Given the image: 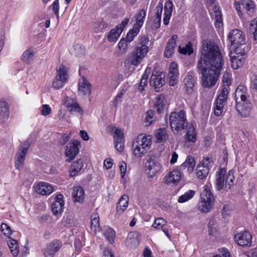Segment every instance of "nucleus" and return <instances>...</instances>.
I'll return each instance as SVG.
<instances>
[{"instance_id":"f257e3e1","label":"nucleus","mask_w":257,"mask_h":257,"mask_svg":"<svg viewBox=\"0 0 257 257\" xmlns=\"http://www.w3.org/2000/svg\"><path fill=\"white\" fill-rule=\"evenodd\" d=\"M224 60L218 45L211 40L202 42L197 68L202 74V85L211 87L215 85L223 67Z\"/></svg>"},{"instance_id":"f03ea898","label":"nucleus","mask_w":257,"mask_h":257,"mask_svg":"<svg viewBox=\"0 0 257 257\" xmlns=\"http://www.w3.org/2000/svg\"><path fill=\"white\" fill-rule=\"evenodd\" d=\"M140 43L125 60L130 64L138 66L149 52V38L148 35L140 36Z\"/></svg>"},{"instance_id":"7ed1b4c3","label":"nucleus","mask_w":257,"mask_h":257,"mask_svg":"<svg viewBox=\"0 0 257 257\" xmlns=\"http://www.w3.org/2000/svg\"><path fill=\"white\" fill-rule=\"evenodd\" d=\"M152 140L150 136L144 134L139 135L133 141V149L134 155L141 158L150 149Z\"/></svg>"},{"instance_id":"20e7f679","label":"nucleus","mask_w":257,"mask_h":257,"mask_svg":"<svg viewBox=\"0 0 257 257\" xmlns=\"http://www.w3.org/2000/svg\"><path fill=\"white\" fill-rule=\"evenodd\" d=\"M234 177L232 171L226 174L225 169L221 168L216 173L215 186L216 190L220 191L224 188L226 191L230 190L234 185Z\"/></svg>"},{"instance_id":"39448f33","label":"nucleus","mask_w":257,"mask_h":257,"mask_svg":"<svg viewBox=\"0 0 257 257\" xmlns=\"http://www.w3.org/2000/svg\"><path fill=\"white\" fill-rule=\"evenodd\" d=\"M214 200L209 187L205 185L200 194V200L197 205L198 210L202 213L210 211L214 205Z\"/></svg>"},{"instance_id":"423d86ee","label":"nucleus","mask_w":257,"mask_h":257,"mask_svg":"<svg viewBox=\"0 0 257 257\" xmlns=\"http://www.w3.org/2000/svg\"><path fill=\"white\" fill-rule=\"evenodd\" d=\"M169 119L172 131H176L177 133L188 126L186 112L184 110H181L178 112H172Z\"/></svg>"},{"instance_id":"0eeeda50","label":"nucleus","mask_w":257,"mask_h":257,"mask_svg":"<svg viewBox=\"0 0 257 257\" xmlns=\"http://www.w3.org/2000/svg\"><path fill=\"white\" fill-rule=\"evenodd\" d=\"M145 168L149 177L153 178L161 170V166L157 156L152 152H149L146 158Z\"/></svg>"},{"instance_id":"6e6552de","label":"nucleus","mask_w":257,"mask_h":257,"mask_svg":"<svg viewBox=\"0 0 257 257\" xmlns=\"http://www.w3.org/2000/svg\"><path fill=\"white\" fill-rule=\"evenodd\" d=\"M228 40L231 43V48L234 50V48L239 47L240 48H244L245 44V37L243 32L238 29L231 30L227 36Z\"/></svg>"},{"instance_id":"1a4fd4ad","label":"nucleus","mask_w":257,"mask_h":257,"mask_svg":"<svg viewBox=\"0 0 257 257\" xmlns=\"http://www.w3.org/2000/svg\"><path fill=\"white\" fill-rule=\"evenodd\" d=\"M29 147L30 143L27 141H24L19 146L18 152L15 157V165L17 169H22Z\"/></svg>"},{"instance_id":"9d476101","label":"nucleus","mask_w":257,"mask_h":257,"mask_svg":"<svg viewBox=\"0 0 257 257\" xmlns=\"http://www.w3.org/2000/svg\"><path fill=\"white\" fill-rule=\"evenodd\" d=\"M213 163V161L211 157H206L204 158L197 166L196 169L197 177L199 179H203L206 177Z\"/></svg>"},{"instance_id":"9b49d317","label":"nucleus","mask_w":257,"mask_h":257,"mask_svg":"<svg viewBox=\"0 0 257 257\" xmlns=\"http://www.w3.org/2000/svg\"><path fill=\"white\" fill-rule=\"evenodd\" d=\"M245 53L244 48H240L239 47L234 48L233 52L230 51L229 56L231 66L233 69H237L243 65L244 61L243 55Z\"/></svg>"},{"instance_id":"f8f14e48","label":"nucleus","mask_w":257,"mask_h":257,"mask_svg":"<svg viewBox=\"0 0 257 257\" xmlns=\"http://www.w3.org/2000/svg\"><path fill=\"white\" fill-rule=\"evenodd\" d=\"M67 79V72L63 64H61L58 70L57 75L53 82V86L56 89L62 88Z\"/></svg>"},{"instance_id":"ddd939ff","label":"nucleus","mask_w":257,"mask_h":257,"mask_svg":"<svg viewBox=\"0 0 257 257\" xmlns=\"http://www.w3.org/2000/svg\"><path fill=\"white\" fill-rule=\"evenodd\" d=\"M80 142L77 140L71 142L67 146H66L65 154L67 157L66 161L70 162L74 159L79 152V146Z\"/></svg>"},{"instance_id":"4468645a","label":"nucleus","mask_w":257,"mask_h":257,"mask_svg":"<svg viewBox=\"0 0 257 257\" xmlns=\"http://www.w3.org/2000/svg\"><path fill=\"white\" fill-rule=\"evenodd\" d=\"M165 75L160 71H153L150 78V85L154 87L156 91L165 84Z\"/></svg>"},{"instance_id":"2eb2a0df","label":"nucleus","mask_w":257,"mask_h":257,"mask_svg":"<svg viewBox=\"0 0 257 257\" xmlns=\"http://www.w3.org/2000/svg\"><path fill=\"white\" fill-rule=\"evenodd\" d=\"M234 239L239 246H248L251 245L252 236L248 231H244L235 234Z\"/></svg>"},{"instance_id":"dca6fc26","label":"nucleus","mask_w":257,"mask_h":257,"mask_svg":"<svg viewBox=\"0 0 257 257\" xmlns=\"http://www.w3.org/2000/svg\"><path fill=\"white\" fill-rule=\"evenodd\" d=\"M236 108L238 112L243 117H246L251 114L252 104L250 100H247L236 104Z\"/></svg>"},{"instance_id":"f3484780","label":"nucleus","mask_w":257,"mask_h":257,"mask_svg":"<svg viewBox=\"0 0 257 257\" xmlns=\"http://www.w3.org/2000/svg\"><path fill=\"white\" fill-rule=\"evenodd\" d=\"M62 246L61 241L58 239H54L47 246L44 252L45 257H54Z\"/></svg>"},{"instance_id":"a211bd4d","label":"nucleus","mask_w":257,"mask_h":257,"mask_svg":"<svg viewBox=\"0 0 257 257\" xmlns=\"http://www.w3.org/2000/svg\"><path fill=\"white\" fill-rule=\"evenodd\" d=\"M181 177L182 175L180 171L178 169H175L166 175L163 178V181L166 184L177 185L180 182Z\"/></svg>"},{"instance_id":"6ab92c4d","label":"nucleus","mask_w":257,"mask_h":257,"mask_svg":"<svg viewBox=\"0 0 257 257\" xmlns=\"http://www.w3.org/2000/svg\"><path fill=\"white\" fill-rule=\"evenodd\" d=\"M63 196L61 194L57 195L54 198V201L52 204L51 209L55 215H61L63 212L64 205Z\"/></svg>"},{"instance_id":"aec40b11","label":"nucleus","mask_w":257,"mask_h":257,"mask_svg":"<svg viewBox=\"0 0 257 257\" xmlns=\"http://www.w3.org/2000/svg\"><path fill=\"white\" fill-rule=\"evenodd\" d=\"M195 84V80L193 75L188 73L182 81L183 89L187 94L191 95L194 92Z\"/></svg>"},{"instance_id":"412c9836","label":"nucleus","mask_w":257,"mask_h":257,"mask_svg":"<svg viewBox=\"0 0 257 257\" xmlns=\"http://www.w3.org/2000/svg\"><path fill=\"white\" fill-rule=\"evenodd\" d=\"M249 97V95L247 92L246 87L244 85H238L234 92L236 104L238 103V102H241L248 100Z\"/></svg>"},{"instance_id":"4be33fe9","label":"nucleus","mask_w":257,"mask_h":257,"mask_svg":"<svg viewBox=\"0 0 257 257\" xmlns=\"http://www.w3.org/2000/svg\"><path fill=\"white\" fill-rule=\"evenodd\" d=\"M90 93V83L84 77L79 79L78 94L81 96H89Z\"/></svg>"},{"instance_id":"5701e85b","label":"nucleus","mask_w":257,"mask_h":257,"mask_svg":"<svg viewBox=\"0 0 257 257\" xmlns=\"http://www.w3.org/2000/svg\"><path fill=\"white\" fill-rule=\"evenodd\" d=\"M210 14L212 19L214 20V26L216 28H220L223 25L222 14L218 6L214 5Z\"/></svg>"},{"instance_id":"b1692460","label":"nucleus","mask_w":257,"mask_h":257,"mask_svg":"<svg viewBox=\"0 0 257 257\" xmlns=\"http://www.w3.org/2000/svg\"><path fill=\"white\" fill-rule=\"evenodd\" d=\"M54 190V187L52 185L45 182H40L36 187V192L42 195H49Z\"/></svg>"},{"instance_id":"393cba45","label":"nucleus","mask_w":257,"mask_h":257,"mask_svg":"<svg viewBox=\"0 0 257 257\" xmlns=\"http://www.w3.org/2000/svg\"><path fill=\"white\" fill-rule=\"evenodd\" d=\"M178 37L177 35H173L168 41L164 52V55L166 58H170L174 54L175 48L176 47V41Z\"/></svg>"},{"instance_id":"a878e982","label":"nucleus","mask_w":257,"mask_h":257,"mask_svg":"<svg viewBox=\"0 0 257 257\" xmlns=\"http://www.w3.org/2000/svg\"><path fill=\"white\" fill-rule=\"evenodd\" d=\"M147 14V9H140L134 16L135 23L134 27L141 29L142 27Z\"/></svg>"},{"instance_id":"bb28decb","label":"nucleus","mask_w":257,"mask_h":257,"mask_svg":"<svg viewBox=\"0 0 257 257\" xmlns=\"http://www.w3.org/2000/svg\"><path fill=\"white\" fill-rule=\"evenodd\" d=\"M174 5L172 1H167L164 5V14L163 18V24L167 26L169 24L170 18L172 16Z\"/></svg>"},{"instance_id":"cd10ccee","label":"nucleus","mask_w":257,"mask_h":257,"mask_svg":"<svg viewBox=\"0 0 257 257\" xmlns=\"http://www.w3.org/2000/svg\"><path fill=\"white\" fill-rule=\"evenodd\" d=\"M72 197L74 202H82L85 198L84 190L82 187L80 186L74 187Z\"/></svg>"},{"instance_id":"c85d7f7f","label":"nucleus","mask_w":257,"mask_h":257,"mask_svg":"<svg viewBox=\"0 0 257 257\" xmlns=\"http://www.w3.org/2000/svg\"><path fill=\"white\" fill-rule=\"evenodd\" d=\"M166 102V98L163 94L159 95L155 98L154 107L158 113H161L164 109Z\"/></svg>"},{"instance_id":"c756f323","label":"nucleus","mask_w":257,"mask_h":257,"mask_svg":"<svg viewBox=\"0 0 257 257\" xmlns=\"http://www.w3.org/2000/svg\"><path fill=\"white\" fill-rule=\"evenodd\" d=\"M36 50L34 48H29L25 51L22 56V60L27 64L32 63L34 59Z\"/></svg>"},{"instance_id":"7c9ffc66","label":"nucleus","mask_w":257,"mask_h":257,"mask_svg":"<svg viewBox=\"0 0 257 257\" xmlns=\"http://www.w3.org/2000/svg\"><path fill=\"white\" fill-rule=\"evenodd\" d=\"M195 166V161L193 157L188 156L186 161L180 166V170H187L189 173L192 172Z\"/></svg>"},{"instance_id":"2f4dec72","label":"nucleus","mask_w":257,"mask_h":257,"mask_svg":"<svg viewBox=\"0 0 257 257\" xmlns=\"http://www.w3.org/2000/svg\"><path fill=\"white\" fill-rule=\"evenodd\" d=\"M0 119L3 122H5L9 117V110L8 104L5 100H0Z\"/></svg>"},{"instance_id":"473e14b6","label":"nucleus","mask_w":257,"mask_h":257,"mask_svg":"<svg viewBox=\"0 0 257 257\" xmlns=\"http://www.w3.org/2000/svg\"><path fill=\"white\" fill-rule=\"evenodd\" d=\"M128 197L126 195L121 196L119 199L116 211L119 213L123 212L128 206Z\"/></svg>"},{"instance_id":"72a5a7b5","label":"nucleus","mask_w":257,"mask_h":257,"mask_svg":"<svg viewBox=\"0 0 257 257\" xmlns=\"http://www.w3.org/2000/svg\"><path fill=\"white\" fill-rule=\"evenodd\" d=\"M82 166L83 162L81 160L79 159L74 162L70 167V175L72 177L75 176L80 171Z\"/></svg>"},{"instance_id":"f704fd0d","label":"nucleus","mask_w":257,"mask_h":257,"mask_svg":"<svg viewBox=\"0 0 257 257\" xmlns=\"http://www.w3.org/2000/svg\"><path fill=\"white\" fill-rule=\"evenodd\" d=\"M91 218V230L95 233L99 230V217L97 213H92Z\"/></svg>"},{"instance_id":"c9c22d12","label":"nucleus","mask_w":257,"mask_h":257,"mask_svg":"<svg viewBox=\"0 0 257 257\" xmlns=\"http://www.w3.org/2000/svg\"><path fill=\"white\" fill-rule=\"evenodd\" d=\"M122 31L117 27L115 29H112L108 34L107 40L110 42H115Z\"/></svg>"},{"instance_id":"e433bc0d","label":"nucleus","mask_w":257,"mask_h":257,"mask_svg":"<svg viewBox=\"0 0 257 257\" xmlns=\"http://www.w3.org/2000/svg\"><path fill=\"white\" fill-rule=\"evenodd\" d=\"M187 128V132L185 135L186 139L190 142L195 143L197 141L196 133L194 127L192 125H189Z\"/></svg>"},{"instance_id":"4c0bfd02","label":"nucleus","mask_w":257,"mask_h":257,"mask_svg":"<svg viewBox=\"0 0 257 257\" xmlns=\"http://www.w3.org/2000/svg\"><path fill=\"white\" fill-rule=\"evenodd\" d=\"M155 138L157 142L160 143L166 141L168 138L167 130L165 128H160L156 131Z\"/></svg>"},{"instance_id":"58836bf2","label":"nucleus","mask_w":257,"mask_h":257,"mask_svg":"<svg viewBox=\"0 0 257 257\" xmlns=\"http://www.w3.org/2000/svg\"><path fill=\"white\" fill-rule=\"evenodd\" d=\"M195 194V191L189 190L178 198V202L180 203L186 202L192 198Z\"/></svg>"},{"instance_id":"ea45409f","label":"nucleus","mask_w":257,"mask_h":257,"mask_svg":"<svg viewBox=\"0 0 257 257\" xmlns=\"http://www.w3.org/2000/svg\"><path fill=\"white\" fill-rule=\"evenodd\" d=\"M104 235L110 243L114 242L115 232L111 228H107L104 232Z\"/></svg>"},{"instance_id":"a19ab883","label":"nucleus","mask_w":257,"mask_h":257,"mask_svg":"<svg viewBox=\"0 0 257 257\" xmlns=\"http://www.w3.org/2000/svg\"><path fill=\"white\" fill-rule=\"evenodd\" d=\"M140 29L137 28L135 27H133L132 29H131L127 34L126 40H127L128 43L133 41L135 37L137 36V35L140 32Z\"/></svg>"},{"instance_id":"79ce46f5","label":"nucleus","mask_w":257,"mask_h":257,"mask_svg":"<svg viewBox=\"0 0 257 257\" xmlns=\"http://www.w3.org/2000/svg\"><path fill=\"white\" fill-rule=\"evenodd\" d=\"M115 128L114 135L113 136L114 144L124 143L123 135L120 129Z\"/></svg>"},{"instance_id":"37998d69","label":"nucleus","mask_w":257,"mask_h":257,"mask_svg":"<svg viewBox=\"0 0 257 257\" xmlns=\"http://www.w3.org/2000/svg\"><path fill=\"white\" fill-rule=\"evenodd\" d=\"M128 42L124 38L121 39L118 42L117 46L119 51H120L122 53H125L127 52L128 49Z\"/></svg>"},{"instance_id":"c03bdc74","label":"nucleus","mask_w":257,"mask_h":257,"mask_svg":"<svg viewBox=\"0 0 257 257\" xmlns=\"http://www.w3.org/2000/svg\"><path fill=\"white\" fill-rule=\"evenodd\" d=\"M249 30L253 34V39L257 40V19H254L250 22Z\"/></svg>"},{"instance_id":"a18cd8bd","label":"nucleus","mask_w":257,"mask_h":257,"mask_svg":"<svg viewBox=\"0 0 257 257\" xmlns=\"http://www.w3.org/2000/svg\"><path fill=\"white\" fill-rule=\"evenodd\" d=\"M180 48V53L184 54H188L190 55L193 52V49L192 47V44L191 43L189 42L187 43L185 47H183L182 49Z\"/></svg>"},{"instance_id":"49530a36","label":"nucleus","mask_w":257,"mask_h":257,"mask_svg":"<svg viewBox=\"0 0 257 257\" xmlns=\"http://www.w3.org/2000/svg\"><path fill=\"white\" fill-rule=\"evenodd\" d=\"M166 221L163 218H158L155 220V221L153 224V227L157 229H161L165 225Z\"/></svg>"},{"instance_id":"de8ad7c7","label":"nucleus","mask_w":257,"mask_h":257,"mask_svg":"<svg viewBox=\"0 0 257 257\" xmlns=\"http://www.w3.org/2000/svg\"><path fill=\"white\" fill-rule=\"evenodd\" d=\"M1 231L5 236L8 237H9L12 233L11 227L7 224L5 223L1 224Z\"/></svg>"},{"instance_id":"09e8293b","label":"nucleus","mask_w":257,"mask_h":257,"mask_svg":"<svg viewBox=\"0 0 257 257\" xmlns=\"http://www.w3.org/2000/svg\"><path fill=\"white\" fill-rule=\"evenodd\" d=\"M178 66L176 62H173L170 65L168 75H179Z\"/></svg>"},{"instance_id":"8fccbe9b","label":"nucleus","mask_w":257,"mask_h":257,"mask_svg":"<svg viewBox=\"0 0 257 257\" xmlns=\"http://www.w3.org/2000/svg\"><path fill=\"white\" fill-rule=\"evenodd\" d=\"M250 88L254 92H257V74H253L251 77Z\"/></svg>"},{"instance_id":"3c124183","label":"nucleus","mask_w":257,"mask_h":257,"mask_svg":"<svg viewBox=\"0 0 257 257\" xmlns=\"http://www.w3.org/2000/svg\"><path fill=\"white\" fill-rule=\"evenodd\" d=\"M214 114L217 116H220L223 112L224 105L222 104L214 103Z\"/></svg>"},{"instance_id":"603ef678","label":"nucleus","mask_w":257,"mask_h":257,"mask_svg":"<svg viewBox=\"0 0 257 257\" xmlns=\"http://www.w3.org/2000/svg\"><path fill=\"white\" fill-rule=\"evenodd\" d=\"M67 106L70 107V111H75L78 112L79 113H82V110L80 107L79 104L77 103H73L71 104L70 105L67 104Z\"/></svg>"},{"instance_id":"864d4df0","label":"nucleus","mask_w":257,"mask_h":257,"mask_svg":"<svg viewBox=\"0 0 257 257\" xmlns=\"http://www.w3.org/2000/svg\"><path fill=\"white\" fill-rule=\"evenodd\" d=\"M168 76L170 86H173L178 82L179 75H168Z\"/></svg>"},{"instance_id":"5fc2aeb1","label":"nucleus","mask_w":257,"mask_h":257,"mask_svg":"<svg viewBox=\"0 0 257 257\" xmlns=\"http://www.w3.org/2000/svg\"><path fill=\"white\" fill-rule=\"evenodd\" d=\"M51 6L53 7V10L54 12L55 16L59 17V0H55Z\"/></svg>"},{"instance_id":"6e6d98bb","label":"nucleus","mask_w":257,"mask_h":257,"mask_svg":"<svg viewBox=\"0 0 257 257\" xmlns=\"http://www.w3.org/2000/svg\"><path fill=\"white\" fill-rule=\"evenodd\" d=\"M163 3L159 2L156 7V17L161 18L162 17V13L163 11Z\"/></svg>"},{"instance_id":"4d7b16f0","label":"nucleus","mask_w":257,"mask_h":257,"mask_svg":"<svg viewBox=\"0 0 257 257\" xmlns=\"http://www.w3.org/2000/svg\"><path fill=\"white\" fill-rule=\"evenodd\" d=\"M222 82L224 86H229L230 83L229 74L227 72H225L223 75Z\"/></svg>"},{"instance_id":"13d9d810","label":"nucleus","mask_w":257,"mask_h":257,"mask_svg":"<svg viewBox=\"0 0 257 257\" xmlns=\"http://www.w3.org/2000/svg\"><path fill=\"white\" fill-rule=\"evenodd\" d=\"M147 116L146 117V121L148 122L149 124H151L154 121V112L152 110H149L147 111Z\"/></svg>"},{"instance_id":"bf43d9fd","label":"nucleus","mask_w":257,"mask_h":257,"mask_svg":"<svg viewBox=\"0 0 257 257\" xmlns=\"http://www.w3.org/2000/svg\"><path fill=\"white\" fill-rule=\"evenodd\" d=\"M71 137V135L65 134L61 137L60 140L59 141V144L61 146L64 145L66 143H67L70 140Z\"/></svg>"},{"instance_id":"052dcab7","label":"nucleus","mask_w":257,"mask_h":257,"mask_svg":"<svg viewBox=\"0 0 257 257\" xmlns=\"http://www.w3.org/2000/svg\"><path fill=\"white\" fill-rule=\"evenodd\" d=\"M244 9L249 12H252L254 8V4L252 1H247L243 4Z\"/></svg>"},{"instance_id":"680f3d73","label":"nucleus","mask_w":257,"mask_h":257,"mask_svg":"<svg viewBox=\"0 0 257 257\" xmlns=\"http://www.w3.org/2000/svg\"><path fill=\"white\" fill-rule=\"evenodd\" d=\"M51 112V109L47 104H44L42 106V109L41 110L42 114L46 116L49 114Z\"/></svg>"},{"instance_id":"e2e57ef3","label":"nucleus","mask_w":257,"mask_h":257,"mask_svg":"<svg viewBox=\"0 0 257 257\" xmlns=\"http://www.w3.org/2000/svg\"><path fill=\"white\" fill-rule=\"evenodd\" d=\"M227 94H228V91L226 88L224 87L220 91L218 97L220 98H223L224 99L226 100L227 98Z\"/></svg>"},{"instance_id":"0e129e2a","label":"nucleus","mask_w":257,"mask_h":257,"mask_svg":"<svg viewBox=\"0 0 257 257\" xmlns=\"http://www.w3.org/2000/svg\"><path fill=\"white\" fill-rule=\"evenodd\" d=\"M119 169L121 176L123 178L125 174L126 169V164L124 162H121L119 165Z\"/></svg>"},{"instance_id":"69168bd1","label":"nucleus","mask_w":257,"mask_h":257,"mask_svg":"<svg viewBox=\"0 0 257 257\" xmlns=\"http://www.w3.org/2000/svg\"><path fill=\"white\" fill-rule=\"evenodd\" d=\"M10 248L14 256H16L18 254L19 251L18 244H15L14 245H10Z\"/></svg>"},{"instance_id":"338daca9","label":"nucleus","mask_w":257,"mask_h":257,"mask_svg":"<svg viewBox=\"0 0 257 257\" xmlns=\"http://www.w3.org/2000/svg\"><path fill=\"white\" fill-rule=\"evenodd\" d=\"M148 85V81L141 79L140 84L138 86V89L140 92H142L145 90V87Z\"/></svg>"},{"instance_id":"774afa93","label":"nucleus","mask_w":257,"mask_h":257,"mask_svg":"<svg viewBox=\"0 0 257 257\" xmlns=\"http://www.w3.org/2000/svg\"><path fill=\"white\" fill-rule=\"evenodd\" d=\"M102 257H115L113 252L108 248H106L103 251Z\"/></svg>"}]
</instances>
